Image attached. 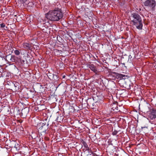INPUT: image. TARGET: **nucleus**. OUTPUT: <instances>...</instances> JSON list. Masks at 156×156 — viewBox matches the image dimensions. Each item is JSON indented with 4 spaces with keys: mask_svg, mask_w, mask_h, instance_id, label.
<instances>
[{
    "mask_svg": "<svg viewBox=\"0 0 156 156\" xmlns=\"http://www.w3.org/2000/svg\"><path fill=\"white\" fill-rule=\"evenodd\" d=\"M24 48L27 50H30L32 47L31 44L27 43H24L23 44Z\"/></svg>",
    "mask_w": 156,
    "mask_h": 156,
    "instance_id": "10",
    "label": "nucleus"
},
{
    "mask_svg": "<svg viewBox=\"0 0 156 156\" xmlns=\"http://www.w3.org/2000/svg\"><path fill=\"white\" fill-rule=\"evenodd\" d=\"M149 117L151 120H153L156 118V109H153L151 112L148 115Z\"/></svg>",
    "mask_w": 156,
    "mask_h": 156,
    "instance_id": "8",
    "label": "nucleus"
},
{
    "mask_svg": "<svg viewBox=\"0 0 156 156\" xmlns=\"http://www.w3.org/2000/svg\"><path fill=\"white\" fill-rule=\"evenodd\" d=\"M131 22L133 25L137 29L140 30L142 29L143 23L142 19L137 12H133L131 16Z\"/></svg>",
    "mask_w": 156,
    "mask_h": 156,
    "instance_id": "2",
    "label": "nucleus"
},
{
    "mask_svg": "<svg viewBox=\"0 0 156 156\" xmlns=\"http://www.w3.org/2000/svg\"><path fill=\"white\" fill-rule=\"evenodd\" d=\"M5 24L4 23H2L0 24V27H1L2 28H3V27H5Z\"/></svg>",
    "mask_w": 156,
    "mask_h": 156,
    "instance_id": "23",
    "label": "nucleus"
},
{
    "mask_svg": "<svg viewBox=\"0 0 156 156\" xmlns=\"http://www.w3.org/2000/svg\"><path fill=\"white\" fill-rule=\"evenodd\" d=\"M150 106V105H149V104H148V107H149V106Z\"/></svg>",
    "mask_w": 156,
    "mask_h": 156,
    "instance_id": "28",
    "label": "nucleus"
},
{
    "mask_svg": "<svg viewBox=\"0 0 156 156\" xmlns=\"http://www.w3.org/2000/svg\"><path fill=\"white\" fill-rule=\"evenodd\" d=\"M82 144L83 145V147L85 148V149H83L84 150H86L87 149H89V147H88V146L87 144L84 141H83L82 142Z\"/></svg>",
    "mask_w": 156,
    "mask_h": 156,
    "instance_id": "11",
    "label": "nucleus"
},
{
    "mask_svg": "<svg viewBox=\"0 0 156 156\" xmlns=\"http://www.w3.org/2000/svg\"><path fill=\"white\" fill-rule=\"evenodd\" d=\"M112 74L114 76H115L116 78L119 79V80L123 79L125 80L126 79V77L128 76L125 75H123L120 73H118L115 72H113L112 73Z\"/></svg>",
    "mask_w": 156,
    "mask_h": 156,
    "instance_id": "6",
    "label": "nucleus"
},
{
    "mask_svg": "<svg viewBox=\"0 0 156 156\" xmlns=\"http://www.w3.org/2000/svg\"><path fill=\"white\" fill-rule=\"evenodd\" d=\"M20 1L21 2H22L23 3H25L26 1L27 0H20Z\"/></svg>",
    "mask_w": 156,
    "mask_h": 156,
    "instance_id": "24",
    "label": "nucleus"
},
{
    "mask_svg": "<svg viewBox=\"0 0 156 156\" xmlns=\"http://www.w3.org/2000/svg\"><path fill=\"white\" fill-rule=\"evenodd\" d=\"M118 103L117 102H114L110 105V109L111 112L113 113L114 112H117L118 111Z\"/></svg>",
    "mask_w": 156,
    "mask_h": 156,
    "instance_id": "5",
    "label": "nucleus"
},
{
    "mask_svg": "<svg viewBox=\"0 0 156 156\" xmlns=\"http://www.w3.org/2000/svg\"><path fill=\"white\" fill-rule=\"evenodd\" d=\"M65 76H64L63 77V78H64V77H65Z\"/></svg>",
    "mask_w": 156,
    "mask_h": 156,
    "instance_id": "30",
    "label": "nucleus"
},
{
    "mask_svg": "<svg viewBox=\"0 0 156 156\" xmlns=\"http://www.w3.org/2000/svg\"><path fill=\"white\" fill-rule=\"evenodd\" d=\"M14 143H15V144L14 147H15L16 149H17V147H16V142L15 141H14Z\"/></svg>",
    "mask_w": 156,
    "mask_h": 156,
    "instance_id": "25",
    "label": "nucleus"
},
{
    "mask_svg": "<svg viewBox=\"0 0 156 156\" xmlns=\"http://www.w3.org/2000/svg\"><path fill=\"white\" fill-rule=\"evenodd\" d=\"M21 63L23 66H24L25 63H27V62L26 61H25L24 60H21Z\"/></svg>",
    "mask_w": 156,
    "mask_h": 156,
    "instance_id": "18",
    "label": "nucleus"
},
{
    "mask_svg": "<svg viewBox=\"0 0 156 156\" xmlns=\"http://www.w3.org/2000/svg\"><path fill=\"white\" fill-rule=\"evenodd\" d=\"M16 59V57L14 55H12L11 58L10 59V60L9 61L10 62H15Z\"/></svg>",
    "mask_w": 156,
    "mask_h": 156,
    "instance_id": "14",
    "label": "nucleus"
},
{
    "mask_svg": "<svg viewBox=\"0 0 156 156\" xmlns=\"http://www.w3.org/2000/svg\"><path fill=\"white\" fill-rule=\"evenodd\" d=\"M54 74L53 73H49L47 74V76H48L49 79H50V80H51V78H52V77Z\"/></svg>",
    "mask_w": 156,
    "mask_h": 156,
    "instance_id": "15",
    "label": "nucleus"
},
{
    "mask_svg": "<svg viewBox=\"0 0 156 156\" xmlns=\"http://www.w3.org/2000/svg\"><path fill=\"white\" fill-rule=\"evenodd\" d=\"M29 109L28 108H25L21 110V116L23 118H25L28 114Z\"/></svg>",
    "mask_w": 156,
    "mask_h": 156,
    "instance_id": "7",
    "label": "nucleus"
},
{
    "mask_svg": "<svg viewBox=\"0 0 156 156\" xmlns=\"http://www.w3.org/2000/svg\"><path fill=\"white\" fill-rule=\"evenodd\" d=\"M85 153L86 152L87 155L88 156L91 155L93 153L91 151V149L89 148V149H87L85 151H84Z\"/></svg>",
    "mask_w": 156,
    "mask_h": 156,
    "instance_id": "12",
    "label": "nucleus"
},
{
    "mask_svg": "<svg viewBox=\"0 0 156 156\" xmlns=\"http://www.w3.org/2000/svg\"><path fill=\"white\" fill-rule=\"evenodd\" d=\"M92 154L93 155V156H97V154L94 153H93Z\"/></svg>",
    "mask_w": 156,
    "mask_h": 156,
    "instance_id": "26",
    "label": "nucleus"
},
{
    "mask_svg": "<svg viewBox=\"0 0 156 156\" xmlns=\"http://www.w3.org/2000/svg\"><path fill=\"white\" fill-rule=\"evenodd\" d=\"M142 129H143V128H144L145 127H142Z\"/></svg>",
    "mask_w": 156,
    "mask_h": 156,
    "instance_id": "29",
    "label": "nucleus"
},
{
    "mask_svg": "<svg viewBox=\"0 0 156 156\" xmlns=\"http://www.w3.org/2000/svg\"><path fill=\"white\" fill-rule=\"evenodd\" d=\"M12 55H7L6 57V60L9 62L10 61V59L11 58V56Z\"/></svg>",
    "mask_w": 156,
    "mask_h": 156,
    "instance_id": "16",
    "label": "nucleus"
},
{
    "mask_svg": "<svg viewBox=\"0 0 156 156\" xmlns=\"http://www.w3.org/2000/svg\"><path fill=\"white\" fill-rule=\"evenodd\" d=\"M16 111H17V115L19 114L21 116V113H20V111L19 110H18L17 109H16Z\"/></svg>",
    "mask_w": 156,
    "mask_h": 156,
    "instance_id": "22",
    "label": "nucleus"
},
{
    "mask_svg": "<svg viewBox=\"0 0 156 156\" xmlns=\"http://www.w3.org/2000/svg\"><path fill=\"white\" fill-rule=\"evenodd\" d=\"M14 53L16 55H19L20 53V51L18 50H15Z\"/></svg>",
    "mask_w": 156,
    "mask_h": 156,
    "instance_id": "17",
    "label": "nucleus"
},
{
    "mask_svg": "<svg viewBox=\"0 0 156 156\" xmlns=\"http://www.w3.org/2000/svg\"><path fill=\"white\" fill-rule=\"evenodd\" d=\"M125 87H130V84L129 83H127V82H125L124 83Z\"/></svg>",
    "mask_w": 156,
    "mask_h": 156,
    "instance_id": "19",
    "label": "nucleus"
},
{
    "mask_svg": "<svg viewBox=\"0 0 156 156\" xmlns=\"http://www.w3.org/2000/svg\"><path fill=\"white\" fill-rule=\"evenodd\" d=\"M33 5V3L32 2H29L28 4V6H27V7H28V6H30L31 7H30V8H32V6Z\"/></svg>",
    "mask_w": 156,
    "mask_h": 156,
    "instance_id": "20",
    "label": "nucleus"
},
{
    "mask_svg": "<svg viewBox=\"0 0 156 156\" xmlns=\"http://www.w3.org/2000/svg\"><path fill=\"white\" fill-rule=\"evenodd\" d=\"M118 133V131L115 130L114 131L112 132V134L113 135H116Z\"/></svg>",
    "mask_w": 156,
    "mask_h": 156,
    "instance_id": "21",
    "label": "nucleus"
},
{
    "mask_svg": "<svg viewBox=\"0 0 156 156\" xmlns=\"http://www.w3.org/2000/svg\"><path fill=\"white\" fill-rule=\"evenodd\" d=\"M88 67L96 75L99 74V72H98L97 69L96 68V67L94 64H89L88 65Z\"/></svg>",
    "mask_w": 156,
    "mask_h": 156,
    "instance_id": "9",
    "label": "nucleus"
},
{
    "mask_svg": "<svg viewBox=\"0 0 156 156\" xmlns=\"http://www.w3.org/2000/svg\"><path fill=\"white\" fill-rule=\"evenodd\" d=\"M45 16L51 21H56L61 19L63 16V15L60 9L55 8L46 14Z\"/></svg>",
    "mask_w": 156,
    "mask_h": 156,
    "instance_id": "1",
    "label": "nucleus"
},
{
    "mask_svg": "<svg viewBox=\"0 0 156 156\" xmlns=\"http://www.w3.org/2000/svg\"><path fill=\"white\" fill-rule=\"evenodd\" d=\"M112 84L114 86L115 85V84L113 82H112Z\"/></svg>",
    "mask_w": 156,
    "mask_h": 156,
    "instance_id": "27",
    "label": "nucleus"
},
{
    "mask_svg": "<svg viewBox=\"0 0 156 156\" xmlns=\"http://www.w3.org/2000/svg\"><path fill=\"white\" fill-rule=\"evenodd\" d=\"M49 124H46V123H40L38 126L37 128L39 131H40L41 133H46V131L48 128Z\"/></svg>",
    "mask_w": 156,
    "mask_h": 156,
    "instance_id": "3",
    "label": "nucleus"
},
{
    "mask_svg": "<svg viewBox=\"0 0 156 156\" xmlns=\"http://www.w3.org/2000/svg\"><path fill=\"white\" fill-rule=\"evenodd\" d=\"M58 75L54 74L51 80L56 81L58 80Z\"/></svg>",
    "mask_w": 156,
    "mask_h": 156,
    "instance_id": "13",
    "label": "nucleus"
},
{
    "mask_svg": "<svg viewBox=\"0 0 156 156\" xmlns=\"http://www.w3.org/2000/svg\"><path fill=\"white\" fill-rule=\"evenodd\" d=\"M144 4L145 6H148L153 10L156 6V1L155 0H147Z\"/></svg>",
    "mask_w": 156,
    "mask_h": 156,
    "instance_id": "4",
    "label": "nucleus"
}]
</instances>
